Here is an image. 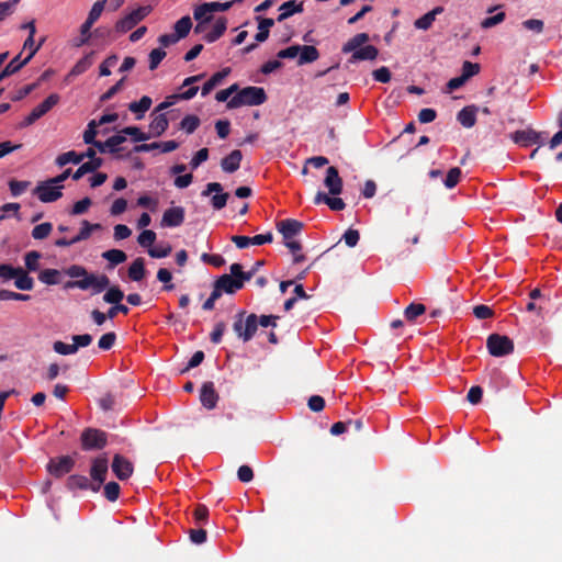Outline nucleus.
Here are the masks:
<instances>
[{
	"mask_svg": "<svg viewBox=\"0 0 562 562\" xmlns=\"http://www.w3.org/2000/svg\"><path fill=\"white\" fill-rule=\"evenodd\" d=\"M435 20L436 19L432 16V14L427 12L423 16L418 18L417 20H415L414 26L417 30L427 31V30H429L431 27V25H432Z\"/></svg>",
	"mask_w": 562,
	"mask_h": 562,
	"instance_id": "nucleus-57",
	"label": "nucleus"
},
{
	"mask_svg": "<svg viewBox=\"0 0 562 562\" xmlns=\"http://www.w3.org/2000/svg\"><path fill=\"white\" fill-rule=\"evenodd\" d=\"M200 401L206 409H213L218 402V394L215 391L214 383L211 381L204 382L200 391Z\"/></svg>",
	"mask_w": 562,
	"mask_h": 562,
	"instance_id": "nucleus-16",
	"label": "nucleus"
},
{
	"mask_svg": "<svg viewBox=\"0 0 562 562\" xmlns=\"http://www.w3.org/2000/svg\"><path fill=\"white\" fill-rule=\"evenodd\" d=\"M303 226L302 222L293 218H286L277 224V228L282 234L284 240L292 239L303 229Z\"/></svg>",
	"mask_w": 562,
	"mask_h": 562,
	"instance_id": "nucleus-18",
	"label": "nucleus"
},
{
	"mask_svg": "<svg viewBox=\"0 0 562 562\" xmlns=\"http://www.w3.org/2000/svg\"><path fill=\"white\" fill-rule=\"evenodd\" d=\"M231 72V68H223L221 71L215 72L212 77L202 86L201 95L206 97L217 85L222 82Z\"/></svg>",
	"mask_w": 562,
	"mask_h": 562,
	"instance_id": "nucleus-28",
	"label": "nucleus"
},
{
	"mask_svg": "<svg viewBox=\"0 0 562 562\" xmlns=\"http://www.w3.org/2000/svg\"><path fill=\"white\" fill-rule=\"evenodd\" d=\"M63 189L64 186H58L55 182H50V179H48L40 182L33 190V194L43 203H52L63 196Z\"/></svg>",
	"mask_w": 562,
	"mask_h": 562,
	"instance_id": "nucleus-10",
	"label": "nucleus"
},
{
	"mask_svg": "<svg viewBox=\"0 0 562 562\" xmlns=\"http://www.w3.org/2000/svg\"><path fill=\"white\" fill-rule=\"evenodd\" d=\"M108 470L109 461L105 454L99 456L92 460L90 468V476L93 483L92 492L97 493L100 491L106 480Z\"/></svg>",
	"mask_w": 562,
	"mask_h": 562,
	"instance_id": "nucleus-9",
	"label": "nucleus"
},
{
	"mask_svg": "<svg viewBox=\"0 0 562 562\" xmlns=\"http://www.w3.org/2000/svg\"><path fill=\"white\" fill-rule=\"evenodd\" d=\"M121 487L116 482H109L104 485V496L110 502H115L120 496Z\"/></svg>",
	"mask_w": 562,
	"mask_h": 562,
	"instance_id": "nucleus-52",
	"label": "nucleus"
},
{
	"mask_svg": "<svg viewBox=\"0 0 562 562\" xmlns=\"http://www.w3.org/2000/svg\"><path fill=\"white\" fill-rule=\"evenodd\" d=\"M169 126L166 114L156 115L149 124L150 136L158 137L166 132Z\"/></svg>",
	"mask_w": 562,
	"mask_h": 562,
	"instance_id": "nucleus-32",
	"label": "nucleus"
},
{
	"mask_svg": "<svg viewBox=\"0 0 562 562\" xmlns=\"http://www.w3.org/2000/svg\"><path fill=\"white\" fill-rule=\"evenodd\" d=\"M93 25L87 23V22H83L80 26V37L78 40V42L76 43V46H81V45H85L89 42V40L93 36L92 32H91V27Z\"/></svg>",
	"mask_w": 562,
	"mask_h": 562,
	"instance_id": "nucleus-61",
	"label": "nucleus"
},
{
	"mask_svg": "<svg viewBox=\"0 0 562 562\" xmlns=\"http://www.w3.org/2000/svg\"><path fill=\"white\" fill-rule=\"evenodd\" d=\"M38 280L47 285L58 284L60 281V271L57 269H44L40 272Z\"/></svg>",
	"mask_w": 562,
	"mask_h": 562,
	"instance_id": "nucleus-38",
	"label": "nucleus"
},
{
	"mask_svg": "<svg viewBox=\"0 0 562 562\" xmlns=\"http://www.w3.org/2000/svg\"><path fill=\"white\" fill-rule=\"evenodd\" d=\"M267 101V94L261 87H246L238 91L227 102V109H237L244 105H260Z\"/></svg>",
	"mask_w": 562,
	"mask_h": 562,
	"instance_id": "nucleus-3",
	"label": "nucleus"
},
{
	"mask_svg": "<svg viewBox=\"0 0 562 562\" xmlns=\"http://www.w3.org/2000/svg\"><path fill=\"white\" fill-rule=\"evenodd\" d=\"M243 159V154L239 149H234L229 155L225 156L221 160V167L223 171L233 173L239 169Z\"/></svg>",
	"mask_w": 562,
	"mask_h": 562,
	"instance_id": "nucleus-23",
	"label": "nucleus"
},
{
	"mask_svg": "<svg viewBox=\"0 0 562 562\" xmlns=\"http://www.w3.org/2000/svg\"><path fill=\"white\" fill-rule=\"evenodd\" d=\"M227 29V19L220 16L213 24L212 30L204 35V41L207 43H214L222 37Z\"/></svg>",
	"mask_w": 562,
	"mask_h": 562,
	"instance_id": "nucleus-27",
	"label": "nucleus"
},
{
	"mask_svg": "<svg viewBox=\"0 0 562 562\" xmlns=\"http://www.w3.org/2000/svg\"><path fill=\"white\" fill-rule=\"evenodd\" d=\"M258 22V33L255 35V40L258 43H262L268 40L270 27L274 25V20L271 18L256 16Z\"/></svg>",
	"mask_w": 562,
	"mask_h": 562,
	"instance_id": "nucleus-29",
	"label": "nucleus"
},
{
	"mask_svg": "<svg viewBox=\"0 0 562 562\" xmlns=\"http://www.w3.org/2000/svg\"><path fill=\"white\" fill-rule=\"evenodd\" d=\"M226 325L224 322L216 323L210 335L211 341L215 345L220 344L222 341Z\"/></svg>",
	"mask_w": 562,
	"mask_h": 562,
	"instance_id": "nucleus-64",
	"label": "nucleus"
},
{
	"mask_svg": "<svg viewBox=\"0 0 562 562\" xmlns=\"http://www.w3.org/2000/svg\"><path fill=\"white\" fill-rule=\"evenodd\" d=\"M151 12L150 5L138 7L115 23L117 33H126L135 27Z\"/></svg>",
	"mask_w": 562,
	"mask_h": 562,
	"instance_id": "nucleus-7",
	"label": "nucleus"
},
{
	"mask_svg": "<svg viewBox=\"0 0 562 562\" xmlns=\"http://www.w3.org/2000/svg\"><path fill=\"white\" fill-rule=\"evenodd\" d=\"M91 203H92V201L88 196L81 199L80 201H78L74 204L70 214L71 215H80V214L86 213L88 211V209L90 207Z\"/></svg>",
	"mask_w": 562,
	"mask_h": 562,
	"instance_id": "nucleus-62",
	"label": "nucleus"
},
{
	"mask_svg": "<svg viewBox=\"0 0 562 562\" xmlns=\"http://www.w3.org/2000/svg\"><path fill=\"white\" fill-rule=\"evenodd\" d=\"M108 0H98L93 3L91 10L88 13V18L85 22L93 25L101 16Z\"/></svg>",
	"mask_w": 562,
	"mask_h": 562,
	"instance_id": "nucleus-39",
	"label": "nucleus"
},
{
	"mask_svg": "<svg viewBox=\"0 0 562 562\" xmlns=\"http://www.w3.org/2000/svg\"><path fill=\"white\" fill-rule=\"evenodd\" d=\"M155 240L156 233L150 229L143 231L137 238V241L142 247H150L155 243Z\"/></svg>",
	"mask_w": 562,
	"mask_h": 562,
	"instance_id": "nucleus-58",
	"label": "nucleus"
},
{
	"mask_svg": "<svg viewBox=\"0 0 562 562\" xmlns=\"http://www.w3.org/2000/svg\"><path fill=\"white\" fill-rule=\"evenodd\" d=\"M157 280L162 282V283H165V285L162 286L164 291H171V290H173L175 284L171 283L172 274H171V272L168 269L160 268L157 271Z\"/></svg>",
	"mask_w": 562,
	"mask_h": 562,
	"instance_id": "nucleus-49",
	"label": "nucleus"
},
{
	"mask_svg": "<svg viewBox=\"0 0 562 562\" xmlns=\"http://www.w3.org/2000/svg\"><path fill=\"white\" fill-rule=\"evenodd\" d=\"M486 348L493 357H505L514 352V341L506 335L491 334L486 339Z\"/></svg>",
	"mask_w": 562,
	"mask_h": 562,
	"instance_id": "nucleus-4",
	"label": "nucleus"
},
{
	"mask_svg": "<svg viewBox=\"0 0 562 562\" xmlns=\"http://www.w3.org/2000/svg\"><path fill=\"white\" fill-rule=\"evenodd\" d=\"M245 312L238 314V318L233 324V329L236 335L243 339V341H249L258 328V316L256 314H249L243 323V316Z\"/></svg>",
	"mask_w": 562,
	"mask_h": 562,
	"instance_id": "nucleus-6",
	"label": "nucleus"
},
{
	"mask_svg": "<svg viewBox=\"0 0 562 562\" xmlns=\"http://www.w3.org/2000/svg\"><path fill=\"white\" fill-rule=\"evenodd\" d=\"M284 245L294 255V258H293L294 263H300L305 260V256L303 254H300V251L302 250L301 243H299L296 240L289 239V240L284 241Z\"/></svg>",
	"mask_w": 562,
	"mask_h": 562,
	"instance_id": "nucleus-47",
	"label": "nucleus"
},
{
	"mask_svg": "<svg viewBox=\"0 0 562 562\" xmlns=\"http://www.w3.org/2000/svg\"><path fill=\"white\" fill-rule=\"evenodd\" d=\"M184 221V209L182 206H173L170 209H167L164 212L162 218H161V226L162 227H178L180 226Z\"/></svg>",
	"mask_w": 562,
	"mask_h": 562,
	"instance_id": "nucleus-17",
	"label": "nucleus"
},
{
	"mask_svg": "<svg viewBox=\"0 0 562 562\" xmlns=\"http://www.w3.org/2000/svg\"><path fill=\"white\" fill-rule=\"evenodd\" d=\"M304 3L297 2L296 0H289L282 3L279 8L280 14L277 18L278 22H283L295 13H302L304 10Z\"/></svg>",
	"mask_w": 562,
	"mask_h": 562,
	"instance_id": "nucleus-21",
	"label": "nucleus"
},
{
	"mask_svg": "<svg viewBox=\"0 0 562 562\" xmlns=\"http://www.w3.org/2000/svg\"><path fill=\"white\" fill-rule=\"evenodd\" d=\"M52 231H53L52 223L45 222V223L36 225L32 229V237L34 239L42 240V239H45L46 237H48L49 234L52 233Z\"/></svg>",
	"mask_w": 562,
	"mask_h": 562,
	"instance_id": "nucleus-46",
	"label": "nucleus"
},
{
	"mask_svg": "<svg viewBox=\"0 0 562 562\" xmlns=\"http://www.w3.org/2000/svg\"><path fill=\"white\" fill-rule=\"evenodd\" d=\"M297 65L302 66L305 64H311L318 59L319 53L315 46L312 45H303L299 52Z\"/></svg>",
	"mask_w": 562,
	"mask_h": 562,
	"instance_id": "nucleus-31",
	"label": "nucleus"
},
{
	"mask_svg": "<svg viewBox=\"0 0 562 562\" xmlns=\"http://www.w3.org/2000/svg\"><path fill=\"white\" fill-rule=\"evenodd\" d=\"M461 176H462V171H461V169L459 167L451 168L448 171L447 177H446V179L443 181L445 187L447 189L454 188L459 183V181L461 179Z\"/></svg>",
	"mask_w": 562,
	"mask_h": 562,
	"instance_id": "nucleus-48",
	"label": "nucleus"
},
{
	"mask_svg": "<svg viewBox=\"0 0 562 562\" xmlns=\"http://www.w3.org/2000/svg\"><path fill=\"white\" fill-rule=\"evenodd\" d=\"M102 229V225L99 223H90L87 220L81 222V228L79 233L74 237L76 243H80L90 238L91 234L95 231Z\"/></svg>",
	"mask_w": 562,
	"mask_h": 562,
	"instance_id": "nucleus-33",
	"label": "nucleus"
},
{
	"mask_svg": "<svg viewBox=\"0 0 562 562\" xmlns=\"http://www.w3.org/2000/svg\"><path fill=\"white\" fill-rule=\"evenodd\" d=\"M116 341V334L114 331H110V333H106V334H103L99 341H98V347L101 349V350H110Z\"/></svg>",
	"mask_w": 562,
	"mask_h": 562,
	"instance_id": "nucleus-51",
	"label": "nucleus"
},
{
	"mask_svg": "<svg viewBox=\"0 0 562 562\" xmlns=\"http://www.w3.org/2000/svg\"><path fill=\"white\" fill-rule=\"evenodd\" d=\"M40 258H41V254L35 250L27 252L24 257L26 269L29 271H36L38 269Z\"/></svg>",
	"mask_w": 562,
	"mask_h": 562,
	"instance_id": "nucleus-56",
	"label": "nucleus"
},
{
	"mask_svg": "<svg viewBox=\"0 0 562 562\" xmlns=\"http://www.w3.org/2000/svg\"><path fill=\"white\" fill-rule=\"evenodd\" d=\"M426 312V306L422 303H411L405 310L404 315L407 321L414 322L418 316Z\"/></svg>",
	"mask_w": 562,
	"mask_h": 562,
	"instance_id": "nucleus-42",
	"label": "nucleus"
},
{
	"mask_svg": "<svg viewBox=\"0 0 562 562\" xmlns=\"http://www.w3.org/2000/svg\"><path fill=\"white\" fill-rule=\"evenodd\" d=\"M325 187L328 189L331 195H338L342 191V179L339 177L336 167H328L326 170V177L324 180Z\"/></svg>",
	"mask_w": 562,
	"mask_h": 562,
	"instance_id": "nucleus-19",
	"label": "nucleus"
},
{
	"mask_svg": "<svg viewBox=\"0 0 562 562\" xmlns=\"http://www.w3.org/2000/svg\"><path fill=\"white\" fill-rule=\"evenodd\" d=\"M222 191L223 187L221 183L210 182L206 184V188L202 191V195L207 196L211 193L216 192V194H214L211 200L212 206L215 210H222L226 205L229 196L228 193H223Z\"/></svg>",
	"mask_w": 562,
	"mask_h": 562,
	"instance_id": "nucleus-14",
	"label": "nucleus"
},
{
	"mask_svg": "<svg viewBox=\"0 0 562 562\" xmlns=\"http://www.w3.org/2000/svg\"><path fill=\"white\" fill-rule=\"evenodd\" d=\"M542 133L535 131L531 127H528L526 130H519L510 134V139L521 146V147H528L531 145H542L543 142L541 139Z\"/></svg>",
	"mask_w": 562,
	"mask_h": 562,
	"instance_id": "nucleus-12",
	"label": "nucleus"
},
{
	"mask_svg": "<svg viewBox=\"0 0 562 562\" xmlns=\"http://www.w3.org/2000/svg\"><path fill=\"white\" fill-rule=\"evenodd\" d=\"M35 54L36 48L29 53V55L24 59H21L22 53L18 54L0 72V81L18 72L22 67L29 64V61L33 58Z\"/></svg>",
	"mask_w": 562,
	"mask_h": 562,
	"instance_id": "nucleus-15",
	"label": "nucleus"
},
{
	"mask_svg": "<svg viewBox=\"0 0 562 562\" xmlns=\"http://www.w3.org/2000/svg\"><path fill=\"white\" fill-rule=\"evenodd\" d=\"M30 181H20L11 179L9 181V189L13 196H19L30 187Z\"/></svg>",
	"mask_w": 562,
	"mask_h": 562,
	"instance_id": "nucleus-50",
	"label": "nucleus"
},
{
	"mask_svg": "<svg viewBox=\"0 0 562 562\" xmlns=\"http://www.w3.org/2000/svg\"><path fill=\"white\" fill-rule=\"evenodd\" d=\"M59 94H49L42 103H40L31 111V113L19 124V126L24 128L34 124L37 120L49 112L59 102Z\"/></svg>",
	"mask_w": 562,
	"mask_h": 562,
	"instance_id": "nucleus-8",
	"label": "nucleus"
},
{
	"mask_svg": "<svg viewBox=\"0 0 562 562\" xmlns=\"http://www.w3.org/2000/svg\"><path fill=\"white\" fill-rule=\"evenodd\" d=\"M370 40L368 33H358L349 38L341 47L344 54L351 53L348 59L349 64L361 60H374L379 55V49L373 45H364Z\"/></svg>",
	"mask_w": 562,
	"mask_h": 562,
	"instance_id": "nucleus-2",
	"label": "nucleus"
},
{
	"mask_svg": "<svg viewBox=\"0 0 562 562\" xmlns=\"http://www.w3.org/2000/svg\"><path fill=\"white\" fill-rule=\"evenodd\" d=\"M122 135L132 136L134 142H145L150 138V134L143 133L137 126H127L121 131Z\"/></svg>",
	"mask_w": 562,
	"mask_h": 562,
	"instance_id": "nucleus-44",
	"label": "nucleus"
},
{
	"mask_svg": "<svg viewBox=\"0 0 562 562\" xmlns=\"http://www.w3.org/2000/svg\"><path fill=\"white\" fill-rule=\"evenodd\" d=\"M204 360V352L202 350H198L193 353L191 359L189 360L188 364L180 371L181 374L187 373L191 369L200 366L202 361Z\"/></svg>",
	"mask_w": 562,
	"mask_h": 562,
	"instance_id": "nucleus-59",
	"label": "nucleus"
},
{
	"mask_svg": "<svg viewBox=\"0 0 562 562\" xmlns=\"http://www.w3.org/2000/svg\"><path fill=\"white\" fill-rule=\"evenodd\" d=\"M111 468L115 476L121 481L130 479L134 472L133 463L120 453L114 454Z\"/></svg>",
	"mask_w": 562,
	"mask_h": 562,
	"instance_id": "nucleus-13",
	"label": "nucleus"
},
{
	"mask_svg": "<svg viewBox=\"0 0 562 562\" xmlns=\"http://www.w3.org/2000/svg\"><path fill=\"white\" fill-rule=\"evenodd\" d=\"M69 162H72V164H76V165L80 164L81 162L80 154H77L75 150H69L67 153H64V154L59 155L56 158V164L59 167H64V166H66Z\"/></svg>",
	"mask_w": 562,
	"mask_h": 562,
	"instance_id": "nucleus-45",
	"label": "nucleus"
},
{
	"mask_svg": "<svg viewBox=\"0 0 562 562\" xmlns=\"http://www.w3.org/2000/svg\"><path fill=\"white\" fill-rule=\"evenodd\" d=\"M103 164V159H93V160H89L87 162H83L74 173H72V179L74 180H79L81 179L87 173H90V172H94L95 170H98Z\"/></svg>",
	"mask_w": 562,
	"mask_h": 562,
	"instance_id": "nucleus-34",
	"label": "nucleus"
},
{
	"mask_svg": "<svg viewBox=\"0 0 562 562\" xmlns=\"http://www.w3.org/2000/svg\"><path fill=\"white\" fill-rule=\"evenodd\" d=\"M76 464V461L70 456H60L49 460L47 463V471L50 475L59 479L70 473Z\"/></svg>",
	"mask_w": 562,
	"mask_h": 562,
	"instance_id": "nucleus-11",
	"label": "nucleus"
},
{
	"mask_svg": "<svg viewBox=\"0 0 562 562\" xmlns=\"http://www.w3.org/2000/svg\"><path fill=\"white\" fill-rule=\"evenodd\" d=\"M27 26H30V34L23 44V49H29L30 50L29 53H31L34 48H36V52H37L41 48L42 44L44 43V38H42L40 41V43L37 45H35V43H34V35L36 32L35 22L34 21L27 22Z\"/></svg>",
	"mask_w": 562,
	"mask_h": 562,
	"instance_id": "nucleus-43",
	"label": "nucleus"
},
{
	"mask_svg": "<svg viewBox=\"0 0 562 562\" xmlns=\"http://www.w3.org/2000/svg\"><path fill=\"white\" fill-rule=\"evenodd\" d=\"M102 257L110 262L111 269L120 263H123L127 259L126 254L121 249L106 250L102 254Z\"/></svg>",
	"mask_w": 562,
	"mask_h": 562,
	"instance_id": "nucleus-36",
	"label": "nucleus"
},
{
	"mask_svg": "<svg viewBox=\"0 0 562 562\" xmlns=\"http://www.w3.org/2000/svg\"><path fill=\"white\" fill-rule=\"evenodd\" d=\"M153 100L148 95H143L139 101H134L128 104V110L136 114V119L140 120L145 113L150 109Z\"/></svg>",
	"mask_w": 562,
	"mask_h": 562,
	"instance_id": "nucleus-30",
	"label": "nucleus"
},
{
	"mask_svg": "<svg viewBox=\"0 0 562 562\" xmlns=\"http://www.w3.org/2000/svg\"><path fill=\"white\" fill-rule=\"evenodd\" d=\"M165 57L166 52L162 48L153 49L149 53V69L155 70Z\"/></svg>",
	"mask_w": 562,
	"mask_h": 562,
	"instance_id": "nucleus-55",
	"label": "nucleus"
},
{
	"mask_svg": "<svg viewBox=\"0 0 562 562\" xmlns=\"http://www.w3.org/2000/svg\"><path fill=\"white\" fill-rule=\"evenodd\" d=\"M505 18H506L505 12H499L493 16L485 18L481 22V27L485 29V30L491 29V27L502 23L505 20Z\"/></svg>",
	"mask_w": 562,
	"mask_h": 562,
	"instance_id": "nucleus-63",
	"label": "nucleus"
},
{
	"mask_svg": "<svg viewBox=\"0 0 562 562\" xmlns=\"http://www.w3.org/2000/svg\"><path fill=\"white\" fill-rule=\"evenodd\" d=\"M477 110L479 109L475 105L464 106L457 115L458 122L465 128L473 127L476 123Z\"/></svg>",
	"mask_w": 562,
	"mask_h": 562,
	"instance_id": "nucleus-24",
	"label": "nucleus"
},
{
	"mask_svg": "<svg viewBox=\"0 0 562 562\" xmlns=\"http://www.w3.org/2000/svg\"><path fill=\"white\" fill-rule=\"evenodd\" d=\"M97 126H98L97 122L93 120V121L89 122L87 130L83 133V142L86 144L93 145L94 147H95V143L99 142V140H95Z\"/></svg>",
	"mask_w": 562,
	"mask_h": 562,
	"instance_id": "nucleus-54",
	"label": "nucleus"
},
{
	"mask_svg": "<svg viewBox=\"0 0 562 562\" xmlns=\"http://www.w3.org/2000/svg\"><path fill=\"white\" fill-rule=\"evenodd\" d=\"M481 67L479 64L465 60L462 65L461 76L468 81L471 77L477 75Z\"/></svg>",
	"mask_w": 562,
	"mask_h": 562,
	"instance_id": "nucleus-53",
	"label": "nucleus"
},
{
	"mask_svg": "<svg viewBox=\"0 0 562 562\" xmlns=\"http://www.w3.org/2000/svg\"><path fill=\"white\" fill-rule=\"evenodd\" d=\"M145 259L136 258L128 267L127 276L134 282H139L146 277Z\"/></svg>",
	"mask_w": 562,
	"mask_h": 562,
	"instance_id": "nucleus-26",
	"label": "nucleus"
},
{
	"mask_svg": "<svg viewBox=\"0 0 562 562\" xmlns=\"http://www.w3.org/2000/svg\"><path fill=\"white\" fill-rule=\"evenodd\" d=\"M81 448L85 451L101 450L108 445V435L98 428H86L80 436Z\"/></svg>",
	"mask_w": 562,
	"mask_h": 562,
	"instance_id": "nucleus-5",
	"label": "nucleus"
},
{
	"mask_svg": "<svg viewBox=\"0 0 562 562\" xmlns=\"http://www.w3.org/2000/svg\"><path fill=\"white\" fill-rule=\"evenodd\" d=\"M175 35L179 40L184 38L192 29V21L189 15L182 16L175 23Z\"/></svg>",
	"mask_w": 562,
	"mask_h": 562,
	"instance_id": "nucleus-37",
	"label": "nucleus"
},
{
	"mask_svg": "<svg viewBox=\"0 0 562 562\" xmlns=\"http://www.w3.org/2000/svg\"><path fill=\"white\" fill-rule=\"evenodd\" d=\"M215 282L218 285V288L223 291V293L226 294L236 293L238 290L243 289L245 284V282H243L241 280L233 278L232 276L228 274H223L218 277L215 280Z\"/></svg>",
	"mask_w": 562,
	"mask_h": 562,
	"instance_id": "nucleus-20",
	"label": "nucleus"
},
{
	"mask_svg": "<svg viewBox=\"0 0 562 562\" xmlns=\"http://www.w3.org/2000/svg\"><path fill=\"white\" fill-rule=\"evenodd\" d=\"M14 285L16 289L22 291H31L34 288V280L31 278L25 270L19 267V272L14 279Z\"/></svg>",
	"mask_w": 562,
	"mask_h": 562,
	"instance_id": "nucleus-35",
	"label": "nucleus"
},
{
	"mask_svg": "<svg viewBox=\"0 0 562 562\" xmlns=\"http://www.w3.org/2000/svg\"><path fill=\"white\" fill-rule=\"evenodd\" d=\"M66 486L70 491L81 490L87 491L93 487V483L86 475L72 474L69 475L66 482Z\"/></svg>",
	"mask_w": 562,
	"mask_h": 562,
	"instance_id": "nucleus-25",
	"label": "nucleus"
},
{
	"mask_svg": "<svg viewBox=\"0 0 562 562\" xmlns=\"http://www.w3.org/2000/svg\"><path fill=\"white\" fill-rule=\"evenodd\" d=\"M126 140V137L122 134H115L111 137H109L105 142H98L95 143V148H98V150L100 153H111V154H115L120 150L119 148V145H121L122 143H124Z\"/></svg>",
	"mask_w": 562,
	"mask_h": 562,
	"instance_id": "nucleus-22",
	"label": "nucleus"
},
{
	"mask_svg": "<svg viewBox=\"0 0 562 562\" xmlns=\"http://www.w3.org/2000/svg\"><path fill=\"white\" fill-rule=\"evenodd\" d=\"M193 19L195 21L210 23L213 20V13H211L209 7L204 2L193 9Z\"/></svg>",
	"mask_w": 562,
	"mask_h": 562,
	"instance_id": "nucleus-40",
	"label": "nucleus"
},
{
	"mask_svg": "<svg viewBox=\"0 0 562 562\" xmlns=\"http://www.w3.org/2000/svg\"><path fill=\"white\" fill-rule=\"evenodd\" d=\"M200 119L196 115H186L180 122V128L188 134H192L200 126Z\"/></svg>",
	"mask_w": 562,
	"mask_h": 562,
	"instance_id": "nucleus-41",
	"label": "nucleus"
},
{
	"mask_svg": "<svg viewBox=\"0 0 562 562\" xmlns=\"http://www.w3.org/2000/svg\"><path fill=\"white\" fill-rule=\"evenodd\" d=\"M65 273L76 280L67 281L64 289H79L82 291H91L92 295L105 293L102 296L104 303L111 304L108 310V316L113 319L119 313L128 314L130 310L126 305L121 304L125 297L124 292L119 285H110V278L104 273L89 272L83 266L72 265L65 270Z\"/></svg>",
	"mask_w": 562,
	"mask_h": 562,
	"instance_id": "nucleus-1",
	"label": "nucleus"
},
{
	"mask_svg": "<svg viewBox=\"0 0 562 562\" xmlns=\"http://www.w3.org/2000/svg\"><path fill=\"white\" fill-rule=\"evenodd\" d=\"M53 349H54L55 352H57L59 355H63V356L74 355V353L77 352L76 347L74 346V344L68 345V344H65V342H63L60 340H57V341L54 342Z\"/></svg>",
	"mask_w": 562,
	"mask_h": 562,
	"instance_id": "nucleus-60",
	"label": "nucleus"
}]
</instances>
